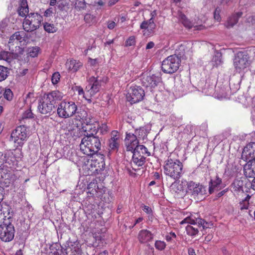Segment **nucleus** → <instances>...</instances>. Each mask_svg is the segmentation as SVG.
I'll return each mask as SVG.
<instances>
[{
  "label": "nucleus",
  "mask_w": 255,
  "mask_h": 255,
  "mask_svg": "<svg viewBox=\"0 0 255 255\" xmlns=\"http://www.w3.org/2000/svg\"><path fill=\"white\" fill-rule=\"evenodd\" d=\"M101 140L98 136L86 135L81 141V151L88 156H92L97 153L101 149Z\"/></svg>",
  "instance_id": "obj_1"
},
{
  "label": "nucleus",
  "mask_w": 255,
  "mask_h": 255,
  "mask_svg": "<svg viewBox=\"0 0 255 255\" xmlns=\"http://www.w3.org/2000/svg\"><path fill=\"white\" fill-rule=\"evenodd\" d=\"M183 168V164L179 160L168 157L165 162L164 172L175 180H178L184 173Z\"/></svg>",
  "instance_id": "obj_2"
},
{
  "label": "nucleus",
  "mask_w": 255,
  "mask_h": 255,
  "mask_svg": "<svg viewBox=\"0 0 255 255\" xmlns=\"http://www.w3.org/2000/svg\"><path fill=\"white\" fill-rule=\"evenodd\" d=\"M184 223L190 224L188 225L186 227V231L187 234L191 236H195L198 234L199 232L198 227L202 226L204 229L208 228L207 226L208 223L205 221L201 218H196L193 215L187 217L180 222V224H183Z\"/></svg>",
  "instance_id": "obj_3"
},
{
  "label": "nucleus",
  "mask_w": 255,
  "mask_h": 255,
  "mask_svg": "<svg viewBox=\"0 0 255 255\" xmlns=\"http://www.w3.org/2000/svg\"><path fill=\"white\" fill-rule=\"evenodd\" d=\"M77 110V106L74 102L63 101L59 104L57 112L60 118L67 119L78 114Z\"/></svg>",
  "instance_id": "obj_4"
},
{
  "label": "nucleus",
  "mask_w": 255,
  "mask_h": 255,
  "mask_svg": "<svg viewBox=\"0 0 255 255\" xmlns=\"http://www.w3.org/2000/svg\"><path fill=\"white\" fill-rule=\"evenodd\" d=\"M132 153V163H131L132 168L135 171L136 170L134 167L135 166H141L145 162V157L144 155L150 156V153L148 151L147 148L143 145L137 144L135 148L131 151Z\"/></svg>",
  "instance_id": "obj_5"
},
{
  "label": "nucleus",
  "mask_w": 255,
  "mask_h": 255,
  "mask_svg": "<svg viewBox=\"0 0 255 255\" xmlns=\"http://www.w3.org/2000/svg\"><path fill=\"white\" fill-rule=\"evenodd\" d=\"M42 20L43 18L41 15L37 13L31 12L24 19L23 29L27 32L33 31L39 27Z\"/></svg>",
  "instance_id": "obj_6"
},
{
  "label": "nucleus",
  "mask_w": 255,
  "mask_h": 255,
  "mask_svg": "<svg viewBox=\"0 0 255 255\" xmlns=\"http://www.w3.org/2000/svg\"><path fill=\"white\" fill-rule=\"evenodd\" d=\"M28 137V132L25 126H19L13 130L10 138L14 143L16 148L21 147Z\"/></svg>",
  "instance_id": "obj_7"
},
{
  "label": "nucleus",
  "mask_w": 255,
  "mask_h": 255,
  "mask_svg": "<svg viewBox=\"0 0 255 255\" xmlns=\"http://www.w3.org/2000/svg\"><path fill=\"white\" fill-rule=\"evenodd\" d=\"M180 62V59L176 55H170L162 61V70L165 73H173L178 69Z\"/></svg>",
  "instance_id": "obj_8"
},
{
  "label": "nucleus",
  "mask_w": 255,
  "mask_h": 255,
  "mask_svg": "<svg viewBox=\"0 0 255 255\" xmlns=\"http://www.w3.org/2000/svg\"><path fill=\"white\" fill-rule=\"evenodd\" d=\"M107 77L99 79L98 77L91 76L88 80V85L85 88V92L91 96L95 95L99 91L102 86V83H106Z\"/></svg>",
  "instance_id": "obj_9"
},
{
  "label": "nucleus",
  "mask_w": 255,
  "mask_h": 255,
  "mask_svg": "<svg viewBox=\"0 0 255 255\" xmlns=\"http://www.w3.org/2000/svg\"><path fill=\"white\" fill-rule=\"evenodd\" d=\"M15 230L13 225L8 222L0 224V239L4 242L12 241L14 237Z\"/></svg>",
  "instance_id": "obj_10"
},
{
  "label": "nucleus",
  "mask_w": 255,
  "mask_h": 255,
  "mask_svg": "<svg viewBox=\"0 0 255 255\" xmlns=\"http://www.w3.org/2000/svg\"><path fill=\"white\" fill-rule=\"evenodd\" d=\"M144 95V90L140 86H131L128 90L127 99L131 104H134L141 101Z\"/></svg>",
  "instance_id": "obj_11"
},
{
  "label": "nucleus",
  "mask_w": 255,
  "mask_h": 255,
  "mask_svg": "<svg viewBox=\"0 0 255 255\" xmlns=\"http://www.w3.org/2000/svg\"><path fill=\"white\" fill-rule=\"evenodd\" d=\"M249 57L247 52L240 51L238 52L234 59V65L237 70L239 72L245 69L249 65Z\"/></svg>",
  "instance_id": "obj_12"
},
{
  "label": "nucleus",
  "mask_w": 255,
  "mask_h": 255,
  "mask_svg": "<svg viewBox=\"0 0 255 255\" xmlns=\"http://www.w3.org/2000/svg\"><path fill=\"white\" fill-rule=\"evenodd\" d=\"M187 192L194 197L201 198L206 194L205 187L199 183H196L192 181L187 182Z\"/></svg>",
  "instance_id": "obj_13"
},
{
  "label": "nucleus",
  "mask_w": 255,
  "mask_h": 255,
  "mask_svg": "<svg viewBox=\"0 0 255 255\" xmlns=\"http://www.w3.org/2000/svg\"><path fill=\"white\" fill-rule=\"evenodd\" d=\"M161 82V77L154 74L151 76H144L141 79L142 86L148 88L151 91H152Z\"/></svg>",
  "instance_id": "obj_14"
},
{
  "label": "nucleus",
  "mask_w": 255,
  "mask_h": 255,
  "mask_svg": "<svg viewBox=\"0 0 255 255\" xmlns=\"http://www.w3.org/2000/svg\"><path fill=\"white\" fill-rule=\"evenodd\" d=\"M55 109V106L43 96L39 100L37 106L38 111L41 114H50Z\"/></svg>",
  "instance_id": "obj_15"
},
{
  "label": "nucleus",
  "mask_w": 255,
  "mask_h": 255,
  "mask_svg": "<svg viewBox=\"0 0 255 255\" xmlns=\"http://www.w3.org/2000/svg\"><path fill=\"white\" fill-rule=\"evenodd\" d=\"M248 181L246 178H237L231 185L232 191L237 193L247 191L246 187Z\"/></svg>",
  "instance_id": "obj_16"
},
{
  "label": "nucleus",
  "mask_w": 255,
  "mask_h": 255,
  "mask_svg": "<svg viewBox=\"0 0 255 255\" xmlns=\"http://www.w3.org/2000/svg\"><path fill=\"white\" fill-rule=\"evenodd\" d=\"M242 158L245 161H248L255 160V142H251L244 147Z\"/></svg>",
  "instance_id": "obj_17"
},
{
  "label": "nucleus",
  "mask_w": 255,
  "mask_h": 255,
  "mask_svg": "<svg viewBox=\"0 0 255 255\" xmlns=\"http://www.w3.org/2000/svg\"><path fill=\"white\" fill-rule=\"evenodd\" d=\"M61 250L64 255H82L81 250L78 244L68 242L64 247H61Z\"/></svg>",
  "instance_id": "obj_18"
},
{
  "label": "nucleus",
  "mask_w": 255,
  "mask_h": 255,
  "mask_svg": "<svg viewBox=\"0 0 255 255\" xmlns=\"http://www.w3.org/2000/svg\"><path fill=\"white\" fill-rule=\"evenodd\" d=\"M97 165V162L95 160L88 159L87 162H85L83 168L87 175H93L98 172L99 166Z\"/></svg>",
  "instance_id": "obj_19"
},
{
  "label": "nucleus",
  "mask_w": 255,
  "mask_h": 255,
  "mask_svg": "<svg viewBox=\"0 0 255 255\" xmlns=\"http://www.w3.org/2000/svg\"><path fill=\"white\" fill-rule=\"evenodd\" d=\"M83 113L84 114H81L80 118L85 120L86 122V126L84 127L85 128L84 130L87 133L86 135L94 136V134H96L98 131V127H96L90 120L89 121H88L85 116L86 115V112L84 111Z\"/></svg>",
  "instance_id": "obj_20"
},
{
  "label": "nucleus",
  "mask_w": 255,
  "mask_h": 255,
  "mask_svg": "<svg viewBox=\"0 0 255 255\" xmlns=\"http://www.w3.org/2000/svg\"><path fill=\"white\" fill-rule=\"evenodd\" d=\"M138 144L136 136L131 133H127L125 138V144L127 151H132Z\"/></svg>",
  "instance_id": "obj_21"
},
{
  "label": "nucleus",
  "mask_w": 255,
  "mask_h": 255,
  "mask_svg": "<svg viewBox=\"0 0 255 255\" xmlns=\"http://www.w3.org/2000/svg\"><path fill=\"white\" fill-rule=\"evenodd\" d=\"M120 134L117 130H113L108 141V146L111 150H117L120 145Z\"/></svg>",
  "instance_id": "obj_22"
},
{
  "label": "nucleus",
  "mask_w": 255,
  "mask_h": 255,
  "mask_svg": "<svg viewBox=\"0 0 255 255\" xmlns=\"http://www.w3.org/2000/svg\"><path fill=\"white\" fill-rule=\"evenodd\" d=\"M63 94L59 91H53L50 92L44 96L48 101L53 104V106H55L56 102L61 101L63 97Z\"/></svg>",
  "instance_id": "obj_23"
},
{
  "label": "nucleus",
  "mask_w": 255,
  "mask_h": 255,
  "mask_svg": "<svg viewBox=\"0 0 255 255\" xmlns=\"http://www.w3.org/2000/svg\"><path fill=\"white\" fill-rule=\"evenodd\" d=\"M244 174L247 178L255 177V160L248 161L244 167Z\"/></svg>",
  "instance_id": "obj_24"
},
{
  "label": "nucleus",
  "mask_w": 255,
  "mask_h": 255,
  "mask_svg": "<svg viewBox=\"0 0 255 255\" xmlns=\"http://www.w3.org/2000/svg\"><path fill=\"white\" fill-rule=\"evenodd\" d=\"M153 235L147 230H142L138 235V239L141 243H146L152 240Z\"/></svg>",
  "instance_id": "obj_25"
},
{
  "label": "nucleus",
  "mask_w": 255,
  "mask_h": 255,
  "mask_svg": "<svg viewBox=\"0 0 255 255\" xmlns=\"http://www.w3.org/2000/svg\"><path fill=\"white\" fill-rule=\"evenodd\" d=\"M222 179L216 176L214 179H211L209 182V192L213 193L215 191H218L221 188Z\"/></svg>",
  "instance_id": "obj_26"
},
{
  "label": "nucleus",
  "mask_w": 255,
  "mask_h": 255,
  "mask_svg": "<svg viewBox=\"0 0 255 255\" xmlns=\"http://www.w3.org/2000/svg\"><path fill=\"white\" fill-rule=\"evenodd\" d=\"M153 15L148 20L143 21L140 24V27L142 29H147V31L151 33L155 28V24L153 19Z\"/></svg>",
  "instance_id": "obj_27"
},
{
  "label": "nucleus",
  "mask_w": 255,
  "mask_h": 255,
  "mask_svg": "<svg viewBox=\"0 0 255 255\" xmlns=\"http://www.w3.org/2000/svg\"><path fill=\"white\" fill-rule=\"evenodd\" d=\"M66 65L69 70L76 72L82 66L83 64L79 61L72 59L66 62Z\"/></svg>",
  "instance_id": "obj_28"
},
{
  "label": "nucleus",
  "mask_w": 255,
  "mask_h": 255,
  "mask_svg": "<svg viewBox=\"0 0 255 255\" xmlns=\"http://www.w3.org/2000/svg\"><path fill=\"white\" fill-rule=\"evenodd\" d=\"M28 12L29 8L27 0H20L19 7L18 10L19 15L22 17H26L29 14Z\"/></svg>",
  "instance_id": "obj_29"
},
{
  "label": "nucleus",
  "mask_w": 255,
  "mask_h": 255,
  "mask_svg": "<svg viewBox=\"0 0 255 255\" xmlns=\"http://www.w3.org/2000/svg\"><path fill=\"white\" fill-rule=\"evenodd\" d=\"M178 18L179 20L186 27L191 28L192 27H196L197 26H194V24L189 19H188L186 16L182 13L181 11L178 12Z\"/></svg>",
  "instance_id": "obj_30"
},
{
  "label": "nucleus",
  "mask_w": 255,
  "mask_h": 255,
  "mask_svg": "<svg viewBox=\"0 0 255 255\" xmlns=\"http://www.w3.org/2000/svg\"><path fill=\"white\" fill-rule=\"evenodd\" d=\"M242 12H238L233 14L228 18L226 24V27L228 28L232 27L238 22L239 18L242 16Z\"/></svg>",
  "instance_id": "obj_31"
},
{
  "label": "nucleus",
  "mask_w": 255,
  "mask_h": 255,
  "mask_svg": "<svg viewBox=\"0 0 255 255\" xmlns=\"http://www.w3.org/2000/svg\"><path fill=\"white\" fill-rule=\"evenodd\" d=\"M23 39L22 36L20 34V32L17 31L13 34L9 38L8 44L9 46L15 44H17L18 42H21Z\"/></svg>",
  "instance_id": "obj_32"
},
{
  "label": "nucleus",
  "mask_w": 255,
  "mask_h": 255,
  "mask_svg": "<svg viewBox=\"0 0 255 255\" xmlns=\"http://www.w3.org/2000/svg\"><path fill=\"white\" fill-rule=\"evenodd\" d=\"M177 181L178 180H175L170 186L171 191L175 193H179L184 190L183 185L182 184L183 182L182 181V183H180L179 182Z\"/></svg>",
  "instance_id": "obj_33"
},
{
  "label": "nucleus",
  "mask_w": 255,
  "mask_h": 255,
  "mask_svg": "<svg viewBox=\"0 0 255 255\" xmlns=\"http://www.w3.org/2000/svg\"><path fill=\"white\" fill-rule=\"evenodd\" d=\"M212 64L214 66L218 67L223 63L222 59V54L221 53L216 52L213 56L211 61Z\"/></svg>",
  "instance_id": "obj_34"
},
{
  "label": "nucleus",
  "mask_w": 255,
  "mask_h": 255,
  "mask_svg": "<svg viewBox=\"0 0 255 255\" xmlns=\"http://www.w3.org/2000/svg\"><path fill=\"white\" fill-rule=\"evenodd\" d=\"M9 73V70L7 67L0 65V82L4 80Z\"/></svg>",
  "instance_id": "obj_35"
},
{
  "label": "nucleus",
  "mask_w": 255,
  "mask_h": 255,
  "mask_svg": "<svg viewBox=\"0 0 255 255\" xmlns=\"http://www.w3.org/2000/svg\"><path fill=\"white\" fill-rule=\"evenodd\" d=\"M251 196L249 195H248L246 197L242 200L240 203L239 207L241 210H244L248 209L249 206V200L251 198Z\"/></svg>",
  "instance_id": "obj_36"
},
{
  "label": "nucleus",
  "mask_w": 255,
  "mask_h": 255,
  "mask_svg": "<svg viewBox=\"0 0 255 255\" xmlns=\"http://www.w3.org/2000/svg\"><path fill=\"white\" fill-rule=\"evenodd\" d=\"M43 27L44 30L48 33H54L57 30V28L53 24L48 22H45Z\"/></svg>",
  "instance_id": "obj_37"
},
{
  "label": "nucleus",
  "mask_w": 255,
  "mask_h": 255,
  "mask_svg": "<svg viewBox=\"0 0 255 255\" xmlns=\"http://www.w3.org/2000/svg\"><path fill=\"white\" fill-rule=\"evenodd\" d=\"M11 211V208L7 205H4V206L1 205V209L0 210V215L2 213L3 214L4 217H7L8 219L11 218L9 215Z\"/></svg>",
  "instance_id": "obj_38"
},
{
  "label": "nucleus",
  "mask_w": 255,
  "mask_h": 255,
  "mask_svg": "<svg viewBox=\"0 0 255 255\" xmlns=\"http://www.w3.org/2000/svg\"><path fill=\"white\" fill-rule=\"evenodd\" d=\"M74 5L77 10L84 9L86 7V3L84 0H74Z\"/></svg>",
  "instance_id": "obj_39"
},
{
  "label": "nucleus",
  "mask_w": 255,
  "mask_h": 255,
  "mask_svg": "<svg viewBox=\"0 0 255 255\" xmlns=\"http://www.w3.org/2000/svg\"><path fill=\"white\" fill-rule=\"evenodd\" d=\"M12 58L11 53L7 51H2L0 53V59L5 60L8 63L10 62Z\"/></svg>",
  "instance_id": "obj_40"
},
{
  "label": "nucleus",
  "mask_w": 255,
  "mask_h": 255,
  "mask_svg": "<svg viewBox=\"0 0 255 255\" xmlns=\"http://www.w3.org/2000/svg\"><path fill=\"white\" fill-rule=\"evenodd\" d=\"M2 96L8 101H10L12 98L13 94L10 89H4L3 88Z\"/></svg>",
  "instance_id": "obj_41"
},
{
  "label": "nucleus",
  "mask_w": 255,
  "mask_h": 255,
  "mask_svg": "<svg viewBox=\"0 0 255 255\" xmlns=\"http://www.w3.org/2000/svg\"><path fill=\"white\" fill-rule=\"evenodd\" d=\"M39 51V48L38 47H32L29 48L28 50V54L31 57H35L37 56Z\"/></svg>",
  "instance_id": "obj_42"
},
{
  "label": "nucleus",
  "mask_w": 255,
  "mask_h": 255,
  "mask_svg": "<svg viewBox=\"0 0 255 255\" xmlns=\"http://www.w3.org/2000/svg\"><path fill=\"white\" fill-rule=\"evenodd\" d=\"M166 243L164 241L158 240L155 243V247L156 249L162 251L166 247Z\"/></svg>",
  "instance_id": "obj_43"
},
{
  "label": "nucleus",
  "mask_w": 255,
  "mask_h": 255,
  "mask_svg": "<svg viewBox=\"0 0 255 255\" xmlns=\"http://www.w3.org/2000/svg\"><path fill=\"white\" fill-rule=\"evenodd\" d=\"M60 75L58 72H55L52 76L51 81L53 84L55 85L59 82Z\"/></svg>",
  "instance_id": "obj_44"
},
{
  "label": "nucleus",
  "mask_w": 255,
  "mask_h": 255,
  "mask_svg": "<svg viewBox=\"0 0 255 255\" xmlns=\"http://www.w3.org/2000/svg\"><path fill=\"white\" fill-rule=\"evenodd\" d=\"M7 26V20L6 19H3L0 22V34L2 35L3 33L4 29Z\"/></svg>",
  "instance_id": "obj_45"
},
{
  "label": "nucleus",
  "mask_w": 255,
  "mask_h": 255,
  "mask_svg": "<svg viewBox=\"0 0 255 255\" xmlns=\"http://www.w3.org/2000/svg\"><path fill=\"white\" fill-rule=\"evenodd\" d=\"M33 114L31 112V109H28L25 111L22 114V119H31L33 117Z\"/></svg>",
  "instance_id": "obj_46"
},
{
  "label": "nucleus",
  "mask_w": 255,
  "mask_h": 255,
  "mask_svg": "<svg viewBox=\"0 0 255 255\" xmlns=\"http://www.w3.org/2000/svg\"><path fill=\"white\" fill-rule=\"evenodd\" d=\"M135 43L134 37L133 36L129 37L126 41V45L127 46H130L134 45Z\"/></svg>",
  "instance_id": "obj_47"
},
{
  "label": "nucleus",
  "mask_w": 255,
  "mask_h": 255,
  "mask_svg": "<svg viewBox=\"0 0 255 255\" xmlns=\"http://www.w3.org/2000/svg\"><path fill=\"white\" fill-rule=\"evenodd\" d=\"M176 238V235L174 232H170L165 236V239L167 242H171L173 238L175 239Z\"/></svg>",
  "instance_id": "obj_48"
},
{
  "label": "nucleus",
  "mask_w": 255,
  "mask_h": 255,
  "mask_svg": "<svg viewBox=\"0 0 255 255\" xmlns=\"http://www.w3.org/2000/svg\"><path fill=\"white\" fill-rule=\"evenodd\" d=\"M220 11L221 9L219 7H217L215 10L214 13V18L218 21L221 20V16L220 15Z\"/></svg>",
  "instance_id": "obj_49"
},
{
  "label": "nucleus",
  "mask_w": 255,
  "mask_h": 255,
  "mask_svg": "<svg viewBox=\"0 0 255 255\" xmlns=\"http://www.w3.org/2000/svg\"><path fill=\"white\" fill-rule=\"evenodd\" d=\"M100 131L102 134H105L107 132L109 128L106 124H102L100 127Z\"/></svg>",
  "instance_id": "obj_50"
},
{
  "label": "nucleus",
  "mask_w": 255,
  "mask_h": 255,
  "mask_svg": "<svg viewBox=\"0 0 255 255\" xmlns=\"http://www.w3.org/2000/svg\"><path fill=\"white\" fill-rule=\"evenodd\" d=\"M54 11H55V9H54L52 7L49 8L47 9L44 12V16L46 17L50 16L52 15L53 13H54Z\"/></svg>",
  "instance_id": "obj_51"
},
{
  "label": "nucleus",
  "mask_w": 255,
  "mask_h": 255,
  "mask_svg": "<svg viewBox=\"0 0 255 255\" xmlns=\"http://www.w3.org/2000/svg\"><path fill=\"white\" fill-rule=\"evenodd\" d=\"M142 210L148 214H150L152 213L151 208L147 206L144 205L142 207Z\"/></svg>",
  "instance_id": "obj_52"
},
{
  "label": "nucleus",
  "mask_w": 255,
  "mask_h": 255,
  "mask_svg": "<svg viewBox=\"0 0 255 255\" xmlns=\"http://www.w3.org/2000/svg\"><path fill=\"white\" fill-rule=\"evenodd\" d=\"M116 26V23L113 21H109L108 22V27L110 29H113Z\"/></svg>",
  "instance_id": "obj_53"
},
{
  "label": "nucleus",
  "mask_w": 255,
  "mask_h": 255,
  "mask_svg": "<svg viewBox=\"0 0 255 255\" xmlns=\"http://www.w3.org/2000/svg\"><path fill=\"white\" fill-rule=\"evenodd\" d=\"M154 46V43L153 42H148L146 46V49H151L152 48H153Z\"/></svg>",
  "instance_id": "obj_54"
},
{
  "label": "nucleus",
  "mask_w": 255,
  "mask_h": 255,
  "mask_svg": "<svg viewBox=\"0 0 255 255\" xmlns=\"http://www.w3.org/2000/svg\"><path fill=\"white\" fill-rule=\"evenodd\" d=\"M230 0H218V2L220 4H227Z\"/></svg>",
  "instance_id": "obj_55"
},
{
  "label": "nucleus",
  "mask_w": 255,
  "mask_h": 255,
  "mask_svg": "<svg viewBox=\"0 0 255 255\" xmlns=\"http://www.w3.org/2000/svg\"><path fill=\"white\" fill-rule=\"evenodd\" d=\"M143 221V218L142 217H139L138 218V219H137L134 223V224H133V225L131 227V228H133L136 224H138L139 223H140L141 222H142Z\"/></svg>",
  "instance_id": "obj_56"
},
{
  "label": "nucleus",
  "mask_w": 255,
  "mask_h": 255,
  "mask_svg": "<svg viewBox=\"0 0 255 255\" xmlns=\"http://www.w3.org/2000/svg\"><path fill=\"white\" fill-rule=\"evenodd\" d=\"M77 90L78 91V94L80 95H83L84 94V91L83 88L80 87H78Z\"/></svg>",
  "instance_id": "obj_57"
},
{
  "label": "nucleus",
  "mask_w": 255,
  "mask_h": 255,
  "mask_svg": "<svg viewBox=\"0 0 255 255\" xmlns=\"http://www.w3.org/2000/svg\"><path fill=\"white\" fill-rule=\"evenodd\" d=\"M188 254L189 255H196L195 251L192 248H189L188 249Z\"/></svg>",
  "instance_id": "obj_58"
},
{
  "label": "nucleus",
  "mask_w": 255,
  "mask_h": 255,
  "mask_svg": "<svg viewBox=\"0 0 255 255\" xmlns=\"http://www.w3.org/2000/svg\"><path fill=\"white\" fill-rule=\"evenodd\" d=\"M214 90H213V87H211L210 89V91H209L208 92H206V91H205V93L206 95H208V96H211L212 95V94H213V92Z\"/></svg>",
  "instance_id": "obj_59"
},
{
  "label": "nucleus",
  "mask_w": 255,
  "mask_h": 255,
  "mask_svg": "<svg viewBox=\"0 0 255 255\" xmlns=\"http://www.w3.org/2000/svg\"><path fill=\"white\" fill-rule=\"evenodd\" d=\"M251 188L252 189L255 191V177L254 178V179L252 181Z\"/></svg>",
  "instance_id": "obj_60"
},
{
  "label": "nucleus",
  "mask_w": 255,
  "mask_h": 255,
  "mask_svg": "<svg viewBox=\"0 0 255 255\" xmlns=\"http://www.w3.org/2000/svg\"><path fill=\"white\" fill-rule=\"evenodd\" d=\"M98 5L102 6L104 5V2L102 0H98V1L96 2Z\"/></svg>",
  "instance_id": "obj_61"
},
{
  "label": "nucleus",
  "mask_w": 255,
  "mask_h": 255,
  "mask_svg": "<svg viewBox=\"0 0 255 255\" xmlns=\"http://www.w3.org/2000/svg\"><path fill=\"white\" fill-rule=\"evenodd\" d=\"M154 176L156 179H159L160 178V174L158 172H155L154 174Z\"/></svg>",
  "instance_id": "obj_62"
},
{
  "label": "nucleus",
  "mask_w": 255,
  "mask_h": 255,
  "mask_svg": "<svg viewBox=\"0 0 255 255\" xmlns=\"http://www.w3.org/2000/svg\"><path fill=\"white\" fill-rule=\"evenodd\" d=\"M56 3V0H50V5H54Z\"/></svg>",
  "instance_id": "obj_63"
},
{
  "label": "nucleus",
  "mask_w": 255,
  "mask_h": 255,
  "mask_svg": "<svg viewBox=\"0 0 255 255\" xmlns=\"http://www.w3.org/2000/svg\"><path fill=\"white\" fill-rule=\"evenodd\" d=\"M108 252L106 251H104L103 253L100 254L99 255H108Z\"/></svg>",
  "instance_id": "obj_64"
}]
</instances>
